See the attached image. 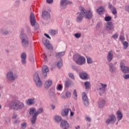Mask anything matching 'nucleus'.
I'll return each instance as SVG.
<instances>
[{"mask_svg": "<svg viewBox=\"0 0 129 129\" xmlns=\"http://www.w3.org/2000/svg\"><path fill=\"white\" fill-rule=\"evenodd\" d=\"M79 12L76 14V21L77 23H82L83 19H88V20H91L92 19V12L90 10H86L83 7H80L79 8Z\"/></svg>", "mask_w": 129, "mask_h": 129, "instance_id": "nucleus-1", "label": "nucleus"}, {"mask_svg": "<svg viewBox=\"0 0 129 129\" xmlns=\"http://www.w3.org/2000/svg\"><path fill=\"white\" fill-rule=\"evenodd\" d=\"M8 107L10 109L15 111L22 110L25 108V103L19 100L15 99L11 101L8 104Z\"/></svg>", "mask_w": 129, "mask_h": 129, "instance_id": "nucleus-2", "label": "nucleus"}, {"mask_svg": "<svg viewBox=\"0 0 129 129\" xmlns=\"http://www.w3.org/2000/svg\"><path fill=\"white\" fill-rule=\"evenodd\" d=\"M20 40H21V44L24 48H27L29 46V38L28 35L26 33H24V30H21V34L20 35Z\"/></svg>", "mask_w": 129, "mask_h": 129, "instance_id": "nucleus-3", "label": "nucleus"}, {"mask_svg": "<svg viewBox=\"0 0 129 129\" xmlns=\"http://www.w3.org/2000/svg\"><path fill=\"white\" fill-rule=\"evenodd\" d=\"M18 74L13 71H10L8 72L6 75V78L8 81H11L13 82L15 81V80H17L18 79Z\"/></svg>", "mask_w": 129, "mask_h": 129, "instance_id": "nucleus-4", "label": "nucleus"}, {"mask_svg": "<svg viewBox=\"0 0 129 129\" xmlns=\"http://www.w3.org/2000/svg\"><path fill=\"white\" fill-rule=\"evenodd\" d=\"M29 19L31 26L34 27L35 30H38V29H39V24L37 23L35 14L33 12H31Z\"/></svg>", "mask_w": 129, "mask_h": 129, "instance_id": "nucleus-5", "label": "nucleus"}, {"mask_svg": "<svg viewBox=\"0 0 129 129\" xmlns=\"http://www.w3.org/2000/svg\"><path fill=\"white\" fill-rule=\"evenodd\" d=\"M29 114L31 115H32V116L30 119V121L32 123V124H35L36 123V121H37V116H38L37 115H35V111H36V108L35 107H31L29 109Z\"/></svg>", "mask_w": 129, "mask_h": 129, "instance_id": "nucleus-6", "label": "nucleus"}, {"mask_svg": "<svg viewBox=\"0 0 129 129\" xmlns=\"http://www.w3.org/2000/svg\"><path fill=\"white\" fill-rule=\"evenodd\" d=\"M34 81L36 84V86L38 88H41L42 86H43V84L42 83V81L39 77V74L38 73H35L34 75Z\"/></svg>", "mask_w": 129, "mask_h": 129, "instance_id": "nucleus-7", "label": "nucleus"}, {"mask_svg": "<svg viewBox=\"0 0 129 129\" xmlns=\"http://www.w3.org/2000/svg\"><path fill=\"white\" fill-rule=\"evenodd\" d=\"M101 87H99V88H98L97 89V90L101 96L102 95H103L105 94V92L106 91V87H107V85L105 84H100Z\"/></svg>", "mask_w": 129, "mask_h": 129, "instance_id": "nucleus-8", "label": "nucleus"}, {"mask_svg": "<svg viewBox=\"0 0 129 129\" xmlns=\"http://www.w3.org/2000/svg\"><path fill=\"white\" fill-rule=\"evenodd\" d=\"M75 62L77 64V65H79L80 66H82V65H84L86 62V59L85 57L82 56L81 55H79L77 60H75Z\"/></svg>", "mask_w": 129, "mask_h": 129, "instance_id": "nucleus-9", "label": "nucleus"}, {"mask_svg": "<svg viewBox=\"0 0 129 129\" xmlns=\"http://www.w3.org/2000/svg\"><path fill=\"white\" fill-rule=\"evenodd\" d=\"M104 29L106 31H113L114 30V26L111 22H108L105 25Z\"/></svg>", "mask_w": 129, "mask_h": 129, "instance_id": "nucleus-10", "label": "nucleus"}, {"mask_svg": "<svg viewBox=\"0 0 129 129\" xmlns=\"http://www.w3.org/2000/svg\"><path fill=\"white\" fill-rule=\"evenodd\" d=\"M116 121V117L115 115H111L106 120V124H110L111 123H114Z\"/></svg>", "mask_w": 129, "mask_h": 129, "instance_id": "nucleus-11", "label": "nucleus"}, {"mask_svg": "<svg viewBox=\"0 0 129 129\" xmlns=\"http://www.w3.org/2000/svg\"><path fill=\"white\" fill-rule=\"evenodd\" d=\"M114 53V52L112 50H110L108 52V53L106 56V59L108 62H111L112 61L113 57L114 56V55L113 54Z\"/></svg>", "mask_w": 129, "mask_h": 129, "instance_id": "nucleus-12", "label": "nucleus"}, {"mask_svg": "<svg viewBox=\"0 0 129 129\" xmlns=\"http://www.w3.org/2000/svg\"><path fill=\"white\" fill-rule=\"evenodd\" d=\"M82 99L83 101V103L85 106H88L89 105V101H88V98L87 97V95H86V93L84 92L82 94Z\"/></svg>", "mask_w": 129, "mask_h": 129, "instance_id": "nucleus-13", "label": "nucleus"}, {"mask_svg": "<svg viewBox=\"0 0 129 129\" xmlns=\"http://www.w3.org/2000/svg\"><path fill=\"white\" fill-rule=\"evenodd\" d=\"M42 42L44 46H45V47H46L48 50H52L53 49V46H52V45H51V43H50V41H49V40H48L47 39L43 38Z\"/></svg>", "mask_w": 129, "mask_h": 129, "instance_id": "nucleus-14", "label": "nucleus"}, {"mask_svg": "<svg viewBox=\"0 0 129 129\" xmlns=\"http://www.w3.org/2000/svg\"><path fill=\"white\" fill-rule=\"evenodd\" d=\"M120 67L121 68V71L123 73H129V67L125 66L123 63H120Z\"/></svg>", "mask_w": 129, "mask_h": 129, "instance_id": "nucleus-15", "label": "nucleus"}, {"mask_svg": "<svg viewBox=\"0 0 129 129\" xmlns=\"http://www.w3.org/2000/svg\"><path fill=\"white\" fill-rule=\"evenodd\" d=\"M79 76L81 79H83L84 80H87L89 79V76L88 75V74L85 72H81Z\"/></svg>", "mask_w": 129, "mask_h": 129, "instance_id": "nucleus-16", "label": "nucleus"}, {"mask_svg": "<svg viewBox=\"0 0 129 129\" xmlns=\"http://www.w3.org/2000/svg\"><path fill=\"white\" fill-rule=\"evenodd\" d=\"M35 99L34 97L28 99L25 101L26 105H34L36 103Z\"/></svg>", "mask_w": 129, "mask_h": 129, "instance_id": "nucleus-17", "label": "nucleus"}, {"mask_svg": "<svg viewBox=\"0 0 129 129\" xmlns=\"http://www.w3.org/2000/svg\"><path fill=\"white\" fill-rule=\"evenodd\" d=\"M60 126L61 128L68 129L69 128V123H68V122H67V121L65 120H62L60 122Z\"/></svg>", "mask_w": 129, "mask_h": 129, "instance_id": "nucleus-18", "label": "nucleus"}, {"mask_svg": "<svg viewBox=\"0 0 129 129\" xmlns=\"http://www.w3.org/2000/svg\"><path fill=\"white\" fill-rule=\"evenodd\" d=\"M21 63L23 65H26L27 64V54L25 52H23L21 54Z\"/></svg>", "mask_w": 129, "mask_h": 129, "instance_id": "nucleus-19", "label": "nucleus"}, {"mask_svg": "<svg viewBox=\"0 0 129 129\" xmlns=\"http://www.w3.org/2000/svg\"><path fill=\"white\" fill-rule=\"evenodd\" d=\"M67 5H72V2L67 0H61L60 6L61 8H65Z\"/></svg>", "mask_w": 129, "mask_h": 129, "instance_id": "nucleus-20", "label": "nucleus"}, {"mask_svg": "<svg viewBox=\"0 0 129 129\" xmlns=\"http://www.w3.org/2000/svg\"><path fill=\"white\" fill-rule=\"evenodd\" d=\"M49 72V68L47 66L42 67V74L43 76H47V74Z\"/></svg>", "mask_w": 129, "mask_h": 129, "instance_id": "nucleus-21", "label": "nucleus"}, {"mask_svg": "<svg viewBox=\"0 0 129 129\" xmlns=\"http://www.w3.org/2000/svg\"><path fill=\"white\" fill-rule=\"evenodd\" d=\"M42 17L44 20H49L50 19V13L44 11L42 12Z\"/></svg>", "mask_w": 129, "mask_h": 129, "instance_id": "nucleus-22", "label": "nucleus"}, {"mask_svg": "<svg viewBox=\"0 0 129 129\" xmlns=\"http://www.w3.org/2000/svg\"><path fill=\"white\" fill-rule=\"evenodd\" d=\"M73 85H74V83L72 80L68 79L65 81L66 87H71V86H73Z\"/></svg>", "mask_w": 129, "mask_h": 129, "instance_id": "nucleus-23", "label": "nucleus"}, {"mask_svg": "<svg viewBox=\"0 0 129 129\" xmlns=\"http://www.w3.org/2000/svg\"><path fill=\"white\" fill-rule=\"evenodd\" d=\"M69 113V109L65 108L61 110V114L62 116H67L68 113Z\"/></svg>", "mask_w": 129, "mask_h": 129, "instance_id": "nucleus-24", "label": "nucleus"}, {"mask_svg": "<svg viewBox=\"0 0 129 129\" xmlns=\"http://www.w3.org/2000/svg\"><path fill=\"white\" fill-rule=\"evenodd\" d=\"M43 112H44V108L43 107H40L34 112V114L38 116L39 114L43 113Z\"/></svg>", "mask_w": 129, "mask_h": 129, "instance_id": "nucleus-25", "label": "nucleus"}, {"mask_svg": "<svg viewBox=\"0 0 129 129\" xmlns=\"http://www.w3.org/2000/svg\"><path fill=\"white\" fill-rule=\"evenodd\" d=\"M109 70L111 73H115V67L113 64H110L109 65Z\"/></svg>", "mask_w": 129, "mask_h": 129, "instance_id": "nucleus-26", "label": "nucleus"}, {"mask_svg": "<svg viewBox=\"0 0 129 129\" xmlns=\"http://www.w3.org/2000/svg\"><path fill=\"white\" fill-rule=\"evenodd\" d=\"M51 85H52V81L47 80L44 84V87L45 88H46V89H48V88H49Z\"/></svg>", "mask_w": 129, "mask_h": 129, "instance_id": "nucleus-27", "label": "nucleus"}, {"mask_svg": "<svg viewBox=\"0 0 129 129\" xmlns=\"http://www.w3.org/2000/svg\"><path fill=\"white\" fill-rule=\"evenodd\" d=\"M105 105V100H101L98 103V106L100 108H103V106Z\"/></svg>", "mask_w": 129, "mask_h": 129, "instance_id": "nucleus-28", "label": "nucleus"}, {"mask_svg": "<svg viewBox=\"0 0 129 129\" xmlns=\"http://www.w3.org/2000/svg\"><path fill=\"white\" fill-rule=\"evenodd\" d=\"M116 114L117 115L118 120H121V118H122V113H121V112L120 111H117Z\"/></svg>", "mask_w": 129, "mask_h": 129, "instance_id": "nucleus-29", "label": "nucleus"}, {"mask_svg": "<svg viewBox=\"0 0 129 129\" xmlns=\"http://www.w3.org/2000/svg\"><path fill=\"white\" fill-rule=\"evenodd\" d=\"M54 118L56 122H60V121H62V117H61V116L55 115L54 116Z\"/></svg>", "mask_w": 129, "mask_h": 129, "instance_id": "nucleus-30", "label": "nucleus"}, {"mask_svg": "<svg viewBox=\"0 0 129 129\" xmlns=\"http://www.w3.org/2000/svg\"><path fill=\"white\" fill-rule=\"evenodd\" d=\"M97 12L99 15H102L103 12H104V8L102 7H100L99 9L97 10Z\"/></svg>", "mask_w": 129, "mask_h": 129, "instance_id": "nucleus-31", "label": "nucleus"}, {"mask_svg": "<svg viewBox=\"0 0 129 129\" xmlns=\"http://www.w3.org/2000/svg\"><path fill=\"white\" fill-rule=\"evenodd\" d=\"M2 34L4 36H7L10 34V31L7 29H2Z\"/></svg>", "mask_w": 129, "mask_h": 129, "instance_id": "nucleus-32", "label": "nucleus"}, {"mask_svg": "<svg viewBox=\"0 0 129 129\" xmlns=\"http://www.w3.org/2000/svg\"><path fill=\"white\" fill-rule=\"evenodd\" d=\"M65 55V51H62L61 52L57 53L56 55L57 58H60Z\"/></svg>", "mask_w": 129, "mask_h": 129, "instance_id": "nucleus-33", "label": "nucleus"}, {"mask_svg": "<svg viewBox=\"0 0 129 129\" xmlns=\"http://www.w3.org/2000/svg\"><path fill=\"white\" fill-rule=\"evenodd\" d=\"M87 62L88 64H92L93 63V60L89 56H87Z\"/></svg>", "mask_w": 129, "mask_h": 129, "instance_id": "nucleus-34", "label": "nucleus"}, {"mask_svg": "<svg viewBox=\"0 0 129 129\" xmlns=\"http://www.w3.org/2000/svg\"><path fill=\"white\" fill-rule=\"evenodd\" d=\"M27 122H23L21 124V128L22 129H26L27 128Z\"/></svg>", "mask_w": 129, "mask_h": 129, "instance_id": "nucleus-35", "label": "nucleus"}, {"mask_svg": "<svg viewBox=\"0 0 129 129\" xmlns=\"http://www.w3.org/2000/svg\"><path fill=\"white\" fill-rule=\"evenodd\" d=\"M57 66L58 68H61L62 66H63V61H62V59L59 60L57 63Z\"/></svg>", "mask_w": 129, "mask_h": 129, "instance_id": "nucleus-36", "label": "nucleus"}, {"mask_svg": "<svg viewBox=\"0 0 129 129\" xmlns=\"http://www.w3.org/2000/svg\"><path fill=\"white\" fill-rule=\"evenodd\" d=\"M84 85L86 87V89H89V88H90V82H85L84 83Z\"/></svg>", "mask_w": 129, "mask_h": 129, "instance_id": "nucleus-37", "label": "nucleus"}, {"mask_svg": "<svg viewBox=\"0 0 129 129\" xmlns=\"http://www.w3.org/2000/svg\"><path fill=\"white\" fill-rule=\"evenodd\" d=\"M49 33L51 35H56V34H58V30H49Z\"/></svg>", "mask_w": 129, "mask_h": 129, "instance_id": "nucleus-38", "label": "nucleus"}, {"mask_svg": "<svg viewBox=\"0 0 129 129\" xmlns=\"http://www.w3.org/2000/svg\"><path fill=\"white\" fill-rule=\"evenodd\" d=\"M49 96L50 98H55L56 97V94L54 92H50L49 93Z\"/></svg>", "mask_w": 129, "mask_h": 129, "instance_id": "nucleus-39", "label": "nucleus"}, {"mask_svg": "<svg viewBox=\"0 0 129 129\" xmlns=\"http://www.w3.org/2000/svg\"><path fill=\"white\" fill-rule=\"evenodd\" d=\"M123 45V49L125 50L126 48L128 47V43L126 41H124L122 42Z\"/></svg>", "mask_w": 129, "mask_h": 129, "instance_id": "nucleus-40", "label": "nucleus"}, {"mask_svg": "<svg viewBox=\"0 0 129 129\" xmlns=\"http://www.w3.org/2000/svg\"><path fill=\"white\" fill-rule=\"evenodd\" d=\"M69 76L73 80H75V77H74V74L72 73H69Z\"/></svg>", "mask_w": 129, "mask_h": 129, "instance_id": "nucleus-41", "label": "nucleus"}, {"mask_svg": "<svg viewBox=\"0 0 129 129\" xmlns=\"http://www.w3.org/2000/svg\"><path fill=\"white\" fill-rule=\"evenodd\" d=\"M20 123H21V120L20 119L16 120L13 122V124L15 125H18V124H20Z\"/></svg>", "mask_w": 129, "mask_h": 129, "instance_id": "nucleus-42", "label": "nucleus"}, {"mask_svg": "<svg viewBox=\"0 0 129 129\" xmlns=\"http://www.w3.org/2000/svg\"><path fill=\"white\" fill-rule=\"evenodd\" d=\"M73 97L75 99H77V92L76 91V90H74V91Z\"/></svg>", "mask_w": 129, "mask_h": 129, "instance_id": "nucleus-43", "label": "nucleus"}, {"mask_svg": "<svg viewBox=\"0 0 129 129\" xmlns=\"http://www.w3.org/2000/svg\"><path fill=\"white\" fill-rule=\"evenodd\" d=\"M104 19L106 22H109V21H111V17L106 16Z\"/></svg>", "mask_w": 129, "mask_h": 129, "instance_id": "nucleus-44", "label": "nucleus"}, {"mask_svg": "<svg viewBox=\"0 0 129 129\" xmlns=\"http://www.w3.org/2000/svg\"><path fill=\"white\" fill-rule=\"evenodd\" d=\"M74 36L77 39H79L81 37V34L80 33H76L74 34Z\"/></svg>", "mask_w": 129, "mask_h": 129, "instance_id": "nucleus-45", "label": "nucleus"}, {"mask_svg": "<svg viewBox=\"0 0 129 129\" xmlns=\"http://www.w3.org/2000/svg\"><path fill=\"white\" fill-rule=\"evenodd\" d=\"M108 7L110 9V11H112V10H114V9H115V8L113 6H112V5L109 4H108Z\"/></svg>", "mask_w": 129, "mask_h": 129, "instance_id": "nucleus-46", "label": "nucleus"}, {"mask_svg": "<svg viewBox=\"0 0 129 129\" xmlns=\"http://www.w3.org/2000/svg\"><path fill=\"white\" fill-rule=\"evenodd\" d=\"M18 117V114L16 112H14L12 116V118H17Z\"/></svg>", "mask_w": 129, "mask_h": 129, "instance_id": "nucleus-47", "label": "nucleus"}, {"mask_svg": "<svg viewBox=\"0 0 129 129\" xmlns=\"http://www.w3.org/2000/svg\"><path fill=\"white\" fill-rule=\"evenodd\" d=\"M85 119L86 120V121H88L89 122H90V121H91V118L89 117L88 116H86L85 117Z\"/></svg>", "mask_w": 129, "mask_h": 129, "instance_id": "nucleus-48", "label": "nucleus"}, {"mask_svg": "<svg viewBox=\"0 0 129 129\" xmlns=\"http://www.w3.org/2000/svg\"><path fill=\"white\" fill-rule=\"evenodd\" d=\"M66 95L67 97H70V96H71V93L69 91H67L66 93Z\"/></svg>", "mask_w": 129, "mask_h": 129, "instance_id": "nucleus-49", "label": "nucleus"}, {"mask_svg": "<svg viewBox=\"0 0 129 129\" xmlns=\"http://www.w3.org/2000/svg\"><path fill=\"white\" fill-rule=\"evenodd\" d=\"M123 78H124V79H129V74L124 75L123 76Z\"/></svg>", "mask_w": 129, "mask_h": 129, "instance_id": "nucleus-50", "label": "nucleus"}, {"mask_svg": "<svg viewBox=\"0 0 129 129\" xmlns=\"http://www.w3.org/2000/svg\"><path fill=\"white\" fill-rule=\"evenodd\" d=\"M111 11H112V13L113 14V15H116V14L117 13V11H116V9H115V8L113 10H111Z\"/></svg>", "mask_w": 129, "mask_h": 129, "instance_id": "nucleus-51", "label": "nucleus"}, {"mask_svg": "<svg viewBox=\"0 0 129 129\" xmlns=\"http://www.w3.org/2000/svg\"><path fill=\"white\" fill-rule=\"evenodd\" d=\"M112 37H113V39H117V38H118V34H117V33H116L112 35Z\"/></svg>", "mask_w": 129, "mask_h": 129, "instance_id": "nucleus-52", "label": "nucleus"}, {"mask_svg": "<svg viewBox=\"0 0 129 129\" xmlns=\"http://www.w3.org/2000/svg\"><path fill=\"white\" fill-rule=\"evenodd\" d=\"M6 121L7 123H10V122H11V118L7 117L6 119Z\"/></svg>", "mask_w": 129, "mask_h": 129, "instance_id": "nucleus-53", "label": "nucleus"}, {"mask_svg": "<svg viewBox=\"0 0 129 129\" xmlns=\"http://www.w3.org/2000/svg\"><path fill=\"white\" fill-rule=\"evenodd\" d=\"M30 60L32 63H34L35 62V57L34 56H32L30 57Z\"/></svg>", "mask_w": 129, "mask_h": 129, "instance_id": "nucleus-54", "label": "nucleus"}, {"mask_svg": "<svg viewBox=\"0 0 129 129\" xmlns=\"http://www.w3.org/2000/svg\"><path fill=\"white\" fill-rule=\"evenodd\" d=\"M63 88V87H62V85L61 84H59L57 88V90H61Z\"/></svg>", "mask_w": 129, "mask_h": 129, "instance_id": "nucleus-55", "label": "nucleus"}, {"mask_svg": "<svg viewBox=\"0 0 129 129\" xmlns=\"http://www.w3.org/2000/svg\"><path fill=\"white\" fill-rule=\"evenodd\" d=\"M125 10L126 12H129V5L125 6Z\"/></svg>", "mask_w": 129, "mask_h": 129, "instance_id": "nucleus-56", "label": "nucleus"}, {"mask_svg": "<svg viewBox=\"0 0 129 129\" xmlns=\"http://www.w3.org/2000/svg\"><path fill=\"white\" fill-rule=\"evenodd\" d=\"M46 3H47L48 4H52L53 0H46Z\"/></svg>", "mask_w": 129, "mask_h": 129, "instance_id": "nucleus-57", "label": "nucleus"}, {"mask_svg": "<svg viewBox=\"0 0 129 129\" xmlns=\"http://www.w3.org/2000/svg\"><path fill=\"white\" fill-rule=\"evenodd\" d=\"M44 36H45V37H46V38H48V39H51V37H50V36H49V35H48V34H46V33L44 34Z\"/></svg>", "mask_w": 129, "mask_h": 129, "instance_id": "nucleus-58", "label": "nucleus"}, {"mask_svg": "<svg viewBox=\"0 0 129 129\" xmlns=\"http://www.w3.org/2000/svg\"><path fill=\"white\" fill-rule=\"evenodd\" d=\"M120 40H121L122 41H124V37L123 36H120Z\"/></svg>", "mask_w": 129, "mask_h": 129, "instance_id": "nucleus-59", "label": "nucleus"}, {"mask_svg": "<svg viewBox=\"0 0 129 129\" xmlns=\"http://www.w3.org/2000/svg\"><path fill=\"white\" fill-rule=\"evenodd\" d=\"M15 4L16 7H19V6H20V3H19V2H16Z\"/></svg>", "mask_w": 129, "mask_h": 129, "instance_id": "nucleus-60", "label": "nucleus"}, {"mask_svg": "<svg viewBox=\"0 0 129 129\" xmlns=\"http://www.w3.org/2000/svg\"><path fill=\"white\" fill-rule=\"evenodd\" d=\"M70 110L71 111V116H73L74 115V112L71 111V109H70Z\"/></svg>", "mask_w": 129, "mask_h": 129, "instance_id": "nucleus-61", "label": "nucleus"}, {"mask_svg": "<svg viewBox=\"0 0 129 129\" xmlns=\"http://www.w3.org/2000/svg\"><path fill=\"white\" fill-rule=\"evenodd\" d=\"M51 108L52 109H55V105H51Z\"/></svg>", "mask_w": 129, "mask_h": 129, "instance_id": "nucleus-62", "label": "nucleus"}, {"mask_svg": "<svg viewBox=\"0 0 129 129\" xmlns=\"http://www.w3.org/2000/svg\"><path fill=\"white\" fill-rule=\"evenodd\" d=\"M76 129H78V128H80V126L78 125L77 126L75 127Z\"/></svg>", "mask_w": 129, "mask_h": 129, "instance_id": "nucleus-63", "label": "nucleus"}, {"mask_svg": "<svg viewBox=\"0 0 129 129\" xmlns=\"http://www.w3.org/2000/svg\"><path fill=\"white\" fill-rule=\"evenodd\" d=\"M6 52L7 53H9V52H10V50H9V49L6 50Z\"/></svg>", "mask_w": 129, "mask_h": 129, "instance_id": "nucleus-64", "label": "nucleus"}]
</instances>
